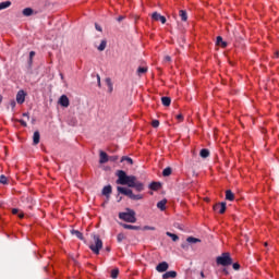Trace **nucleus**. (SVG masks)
<instances>
[{
	"instance_id": "f257e3e1",
	"label": "nucleus",
	"mask_w": 279,
	"mask_h": 279,
	"mask_svg": "<svg viewBox=\"0 0 279 279\" xmlns=\"http://www.w3.org/2000/svg\"><path fill=\"white\" fill-rule=\"evenodd\" d=\"M117 175H118L117 184H122V185L129 186L130 189H135L137 193L145 191V184L137 181L136 177L128 175L123 170H119L117 172Z\"/></svg>"
},
{
	"instance_id": "f03ea898",
	"label": "nucleus",
	"mask_w": 279,
	"mask_h": 279,
	"mask_svg": "<svg viewBox=\"0 0 279 279\" xmlns=\"http://www.w3.org/2000/svg\"><path fill=\"white\" fill-rule=\"evenodd\" d=\"M118 193H121V195H126V197H130V199H133L134 202H138L143 199V194H134V192L131 189L126 187H117Z\"/></svg>"
},
{
	"instance_id": "7ed1b4c3",
	"label": "nucleus",
	"mask_w": 279,
	"mask_h": 279,
	"mask_svg": "<svg viewBox=\"0 0 279 279\" xmlns=\"http://www.w3.org/2000/svg\"><path fill=\"white\" fill-rule=\"evenodd\" d=\"M126 213H120L119 219L126 221L128 223H136V211L133 209H126Z\"/></svg>"
},
{
	"instance_id": "20e7f679",
	"label": "nucleus",
	"mask_w": 279,
	"mask_h": 279,
	"mask_svg": "<svg viewBox=\"0 0 279 279\" xmlns=\"http://www.w3.org/2000/svg\"><path fill=\"white\" fill-rule=\"evenodd\" d=\"M216 263L222 265V267H228L232 265V257H230V253H222L221 256L217 257Z\"/></svg>"
},
{
	"instance_id": "39448f33",
	"label": "nucleus",
	"mask_w": 279,
	"mask_h": 279,
	"mask_svg": "<svg viewBox=\"0 0 279 279\" xmlns=\"http://www.w3.org/2000/svg\"><path fill=\"white\" fill-rule=\"evenodd\" d=\"M101 247H104V242L101 241V239H99V236L95 235L94 243L89 245V248L92 250V252H94V254H99Z\"/></svg>"
},
{
	"instance_id": "423d86ee",
	"label": "nucleus",
	"mask_w": 279,
	"mask_h": 279,
	"mask_svg": "<svg viewBox=\"0 0 279 279\" xmlns=\"http://www.w3.org/2000/svg\"><path fill=\"white\" fill-rule=\"evenodd\" d=\"M27 97V93L25 90L21 89L16 94V102L21 106L25 104V98Z\"/></svg>"
},
{
	"instance_id": "0eeeda50",
	"label": "nucleus",
	"mask_w": 279,
	"mask_h": 279,
	"mask_svg": "<svg viewBox=\"0 0 279 279\" xmlns=\"http://www.w3.org/2000/svg\"><path fill=\"white\" fill-rule=\"evenodd\" d=\"M151 19H153V21H160V23H162V25H165V23H167V17H165L163 15H160L158 12L153 13Z\"/></svg>"
},
{
	"instance_id": "6e6552de",
	"label": "nucleus",
	"mask_w": 279,
	"mask_h": 279,
	"mask_svg": "<svg viewBox=\"0 0 279 279\" xmlns=\"http://www.w3.org/2000/svg\"><path fill=\"white\" fill-rule=\"evenodd\" d=\"M157 271H159V274H163V271H167V269H169V264L167 262H162L159 263L156 266Z\"/></svg>"
},
{
	"instance_id": "1a4fd4ad",
	"label": "nucleus",
	"mask_w": 279,
	"mask_h": 279,
	"mask_svg": "<svg viewBox=\"0 0 279 279\" xmlns=\"http://www.w3.org/2000/svg\"><path fill=\"white\" fill-rule=\"evenodd\" d=\"M59 104L60 106H62L63 108H69L70 106V101H69V97L66 95H62L59 99Z\"/></svg>"
},
{
	"instance_id": "9d476101",
	"label": "nucleus",
	"mask_w": 279,
	"mask_h": 279,
	"mask_svg": "<svg viewBox=\"0 0 279 279\" xmlns=\"http://www.w3.org/2000/svg\"><path fill=\"white\" fill-rule=\"evenodd\" d=\"M99 158H100L99 159L100 165H106V162H108L109 156L108 154H106V151L100 150Z\"/></svg>"
},
{
	"instance_id": "9b49d317",
	"label": "nucleus",
	"mask_w": 279,
	"mask_h": 279,
	"mask_svg": "<svg viewBox=\"0 0 279 279\" xmlns=\"http://www.w3.org/2000/svg\"><path fill=\"white\" fill-rule=\"evenodd\" d=\"M214 210H218L220 215H223V213H226V203L216 204Z\"/></svg>"
},
{
	"instance_id": "f8f14e48",
	"label": "nucleus",
	"mask_w": 279,
	"mask_h": 279,
	"mask_svg": "<svg viewBox=\"0 0 279 279\" xmlns=\"http://www.w3.org/2000/svg\"><path fill=\"white\" fill-rule=\"evenodd\" d=\"M111 193H112V185H106L102 189V195H105V197H110Z\"/></svg>"
},
{
	"instance_id": "ddd939ff",
	"label": "nucleus",
	"mask_w": 279,
	"mask_h": 279,
	"mask_svg": "<svg viewBox=\"0 0 279 279\" xmlns=\"http://www.w3.org/2000/svg\"><path fill=\"white\" fill-rule=\"evenodd\" d=\"M178 276V272H175V270H170V271H167L162 275V278L163 279H169V278H177Z\"/></svg>"
},
{
	"instance_id": "4468645a",
	"label": "nucleus",
	"mask_w": 279,
	"mask_h": 279,
	"mask_svg": "<svg viewBox=\"0 0 279 279\" xmlns=\"http://www.w3.org/2000/svg\"><path fill=\"white\" fill-rule=\"evenodd\" d=\"M160 182H151L148 186V189H150V191H160Z\"/></svg>"
},
{
	"instance_id": "2eb2a0df",
	"label": "nucleus",
	"mask_w": 279,
	"mask_h": 279,
	"mask_svg": "<svg viewBox=\"0 0 279 279\" xmlns=\"http://www.w3.org/2000/svg\"><path fill=\"white\" fill-rule=\"evenodd\" d=\"M105 82H106V84H107V86H108V93H112V90H114V87H113V85H112V80H111L110 77H107V78L105 80Z\"/></svg>"
},
{
	"instance_id": "dca6fc26",
	"label": "nucleus",
	"mask_w": 279,
	"mask_h": 279,
	"mask_svg": "<svg viewBox=\"0 0 279 279\" xmlns=\"http://www.w3.org/2000/svg\"><path fill=\"white\" fill-rule=\"evenodd\" d=\"M33 143L34 145H38L40 143V132L36 131L33 135Z\"/></svg>"
},
{
	"instance_id": "f3484780",
	"label": "nucleus",
	"mask_w": 279,
	"mask_h": 279,
	"mask_svg": "<svg viewBox=\"0 0 279 279\" xmlns=\"http://www.w3.org/2000/svg\"><path fill=\"white\" fill-rule=\"evenodd\" d=\"M226 199L228 202H234V193H232L230 190L226 191Z\"/></svg>"
},
{
	"instance_id": "a211bd4d",
	"label": "nucleus",
	"mask_w": 279,
	"mask_h": 279,
	"mask_svg": "<svg viewBox=\"0 0 279 279\" xmlns=\"http://www.w3.org/2000/svg\"><path fill=\"white\" fill-rule=\"evenodd\" d=\"M157 208H159V210H166L167 208V199H162L160 202L157 203Z\"/></svg>"
},
{
	"instance_id": "6ab92c4d",
	"label": "nucleus",
	"mask_w": 279,
	"mask_h": 279,
	"mask_svg": "<svg viewBox=\"0 0 279 279\" xmlns=\"http://www.w3.org/2000/svg\"><path fill=\"white\" fill-rule=\"evenodd\" d=\"M23 16H32L34 14V10L32 8H26L22 11Z\"/></svg>"
},
{
	"instance_id": "aec40b11",
	"label": "nucleus",
	"mask_w": 279,
	"mask_h": 279,
	"mask_svg": "<svg viewBox=\"0 0 279 279\" xmlns=\"http://www.w3.org/2000/svg\"><path fill=\"white\" fill-rule=\"evenodd\" d=\"M121 226H122V228H124V230H140V227H137V226H132V225H126V223H122Z\"/></svg>"
},
{
	"instance_id": "412c9836",
	"label": "nucleus",
	"mask_w": 279,
	"mask_h": 279,
	"mask_svg": "<svg viewBox=\"0 0 279 279\" xmlns=\"http://www.w3.org/2000/svg\"><path fill=\"white\" fill-rule=\"evenodd\" d=\"M10 5H12L11 1H4L0 3V10H8V8H10Z\"/></svg>"
},
{
	"instance_id": "4be33fe9",
	"label": "nucleus",
	"mask_w": 279,
	"mask_h": 279,
	"mask_svg": "<svg viewBox=\"0 0 279 279\" xmlns=\"http://www.w3.org/2000/svg\"><path fill=\"white\" fill-rule=\"evenodd\" d=\"M179 15L181 17V21H189V15L186 14V11L180 10Z\"/></svg>"
},
{
	"instance_id": "5701e85b",
	"label": "nucleus",
	"mask_w": 279,
	"mask_h": 279,
	"mask_svg": "<svg viewBox=\"0 0 279 279\" xmlns=\"http://www.w3.org/2000/svg\"><path fill=\"white\" fill-rule=\"evenodd\" d=\"M201 158H208L210 156V151L206 148H203L199 153Z\"/></svg>"
},
{
	"instance_id": "b1692460",
	"label": "nucleus",
	"mask_w": 279,
	"mask_h": 279,
	"mask_svg": "<svg viewBox=\"0 0 279 279\" xmlns=\"http://www.w3.org/2000/svg\"><path fill=\"white\" fill-rule=\"evenodd\" d=\"M186 242H187V243H193V244H195V243H202V240H199V239H197V238H194V236H189V238L186 239Z\"/></svg>"
},
{
	"instance_id": "393cba45",
	"label": "nucleus",
	"mask_w": 279,
	"mask_h": 279,
	"mask_svg": "<svg viewBox=\"0 0 279 279\" xmlns=\"http://www.w3.org/2000/svg\"><path fill=\"white\" fill-rule=\"evenodd\" d=\"M162 106H171V98L169 97H162L161 98Z\"/></svg>"
},
{
	"instance_id": "a878e982",
	"label": "nucleus",
	"mask_w": 279,
	"mask_h": 279,
	"mask_svg": "<svg viewBox=\"0 0 279 279\" xmlns=\"http://www.w3.org/2000/svg\"><path fill=\"white\" fill-rule=\"evenodd\" d=\"M167 236H170V239H172V241H180V236H178L175 233H171V232H166Z\"/></svg>"
},
{
	"instance_id": "bb28decb",
	"label": "nucleus",
	"mask_w": 279,
	"mask_h": 279,
	"mask_svg": "<svg viewBox=\"0 0 279 279\" xmlns=\"http://www.w3.org/2000/svg\"><path fill=\"white\" fill-rule=\"evenodd\" d=\"M144 73H147V66H140L137 69V75H144Z\"/></svg>"
},
{
	"instance_id": "cd10ccee",
	"label": "nucleus",
	"mask_w": 279,
	"mask_h": 279,
	"mask_svg": "<svg viewBox=\"0 0 279 279\" xmlns=\"http://www.w3.org/2000/svg\"><path fill=\"white\" fill-rule=\"evenodd\" d=\"M106 45H108V43L106 40H102L98 46V51H104L106 49Z\"/></svg>"
},
{
	"instance_id": "c85d7f7f",
	"label": "nucleus",
	"mask_w": 279,
	"mask_h": 279,
	"mask_svg": "<svg viewBox=\"0 0 279 279\" xmlns=\"http://www.w3.org/2000/svg\"><path fill=\"white\" fill-rule=\"evenodd\" d=\"M119 277V269L114 268L111 270V278L117 279Z\"/></svg>"
},
{
	"instance_id": "c756f323",
	"label": "nucleus",
	"mask_w": 279,
	"mask_h": 279,
	"mask_svg": "<svg viewBox=\"0 0 279 279\" xmlns=\"http://www.w3.org/2000/svg\"><path fill=\"white\" fill-rule=\"evenodd\" d=\"M129 162V165H134V161L130 157H122L121 162Z\"/></svg>"
},
{
	"instance_id": "7c9ffc66",
	"label": "nucleus",
	"mask_w": 279,
	"mask_h": 279,
	"mask_svg": "<svg viewBox=\"0 0 279 279\" xmlns=\"http://www.w3.org/2000/svg\"><path fill=\"white\" fill-rule=\"evenodd\" d=\"M170 174H171V168H166V169H163L162 175H163L165 178L169 177Z\"/></svg>"
},
{
	"instance_id": "2f4dec72",
	"label": "nucleus",
	"mask_w": 279,
	"mask_h": 279,
	"mask_svg": "<svg viewBox=\"0 0 279 279\" xmlns=\"http://www.w3.org/2000/svg\"><path fill=\"white\" fill-rule=\"evenodd\" d=\"M117 160H119V156H109L108 162H117Z\"/></svg>"
},
{
	"instance_id": "473e14b6",
	"label": "nucleus",
	"mask_w": 279,
	"mask_h": 279,
	"mask_svg": "<svg viewBox=\"0 0 279 279\" xmlns=\"http://www.w3.org/2000/svg\"><path fill=\"white\" fill-rule=\"evenodd\" d=\"M73 234H75V236H77V239H80L81 241L84 239V234H82V232L80 231H73Z\"/></svg>"
},
{
	"instance_id": "72a5a7b5",
	"label": "nucleus",
	"mask_w": 279,
	"mask_h": 279,
	"mask_svg": "<svg viewBox=\"0 0 279 279\" xmlns=\"http://www.w3.org/2000/svg\"><path fill=\"white\" fill-rule=\"evenodd\" d=\"M0 184H8V178L3 174L0 177Z\"/></svg>"
},
{
	"instance_id": "f704fd0d",
	"label": "nucleus",
	"mask_w": 279,
	"mask_h": 279,
	"mask_svg": "<svg viewBox=\"0 0 279 279\" xmlns=\"http://www.w3.org/2000/svg\"><path fill=\"white\" fill-rule=\"evenodd\" d=\"M151 125H153L154 128H158V126L160 125V121H158V120H153Z\"/></svg>"
},
{
	"instance_id": "c9c22d12",
	"label": "nucleus",
	"mask_w": 279,
	"mask_h": 279,
	"mask_svg": "<svg viewBox=\"0 0 279 279\" xmlns=\"http://www.w3.org/2000/svg\"><path fill=\"white\" fill-rule=\"evenodd\" d=\"M123 239H125V235L123 233H119L118 234V242L121 243V241H123Z\"/></svg>"
},
{
	"instance_id": "e433bc0d",
	"label": "nucleus",
	"mask_w": 279,
	"mask_h": 279,
	"mask_svg": "<svg viewBox=\"0 0 279 279\" xmlns=\"http://www.w3.org/2000/svg\"><path fill=\"white\" fill-rule=\"evenodd\" d=\"M175 119H177L179 122H182V121H184V116H182V113H180V114H178V116L175 117Z\"/></svg>"
},
{
	"instance_id": "4c0bfd02",
	"label": "nucleus",
	"mask_w": 279,
	"mask_h": 279,
	"mask_svg": "<svg viewBox=\"0 0 279 279\" xmlns=\"http://www.w3.org/2000/svg\"><path fill=\"white\" fill-rule=\"evenodd\" d=\"M34 56H36V52L35 51H31L29 52V62H33Z\"/></svg>"
},
{
	"instance_id": "58836bf2",
	"label": "nucleus",
	"mask_w": 279,
	"mask_h": 279,
	"mask_svg": "<svg viewBox=\"0 0 279 279\" xmlns=\"http://www.w3.org/2000/svg\"><path fill=\"white\" fill-rule=\"evenodd\" d=\"M10 106H11L12 109H15L16 108V100H11Z\"/></svg>"
},
{
	"instance_id": "ea45409f",
	"label": "nucleus",
	"mask_w": 279,
	"mask_h": 279,
	"mask_svg": "<svg viewBox=\"0 0 279 279\" xmlns=\"http://www.w3.org/2000/svg\"><path fill=\"white\" fill-rule=\"evenodd\" d=\"M223 43V38L221 36L217 37V45H221Z\"/></svg>"
},
{
	"instance_id": "a19ab883",
	"label": "nucleus",
	"mask_w": 279,
	"mask_h": 279,
	"mask_svg": "<svg viewBox=\"0 0 279 279\" xmlns=\"http://www.w3.org/2000/svg\"><path fill=\"white\" fill-rule=\"evenodd\" d=\"M233 269L239 270L241 269V265L239 263L233 264Z\"/></svg>"
},
{
	"instance_id": "79ce46f5",
	"label": "nucleus",
	"mask_w": 279,
	"mask_h": 279,
	"mask_svg": "<svg viewBox=\"0 0 279 279\" xmlns=\"http://www.w3.org/2000/svg\"><path fill=\"white\" fill-rule=\"evenodd\" d=\"M95 28L97 29V32H104V29L101 28V26L99 24H95Z\"/></svg>"
},
{
	"instance_id": "37998d69",
	"label": "nucleus",
	"mask_w": 279,
	"mask_h": 279,
	"mask_svg": "<svg viewBox=\"0 0 279 279\" xmlns=\"http://www.w3.org/2000/svg\"><path fill=\"white\" fill-rule=\"evenodd\" d=\"M124 20H125V16L120 15V16L117 19V22H118V23H121V21H124Z\"/></svg>"
},
{
	"instance_id": "c03bdc74",
	"label": "nucleus",
	"mask_w": 279,
	"mask_h": 279,
	"mask_svg": "<svg viewBox=\"0 0 279 279\" xmlns=\"http://www.w3.org/2000/svg\"><path fill=\"white\" fill-rule=\"evenodd\" d=\"M163 62H171V58L169 56H166Z\"/></svg>"
},
{
	"instance_id": "a18cd8bd",
	"label": "nucleus",
	"mask_w": 279,
	"mask_h": 279,
	"mask_svg": "<svg viewBox=\"0 0 279 279\" xmlns=\"http://www.w3.org/2000/svg\"><path fill=\"white\" fill-rule=\"evenodd\" d=\"M144 230H156V228L155 227L146 226V227H144Z\"/></svg>"
},
{
	"instance_id": "49530a36",
	"label": "nucleus",
	"mask_w": 279,
	"mask_h": 279,
	"mask_svg": "<svg viewBox=\"0 0 279 279\" xmlns=\"http://www.w3.org/2000/svg\"><path fill=\"white\" fill-rule=\"evenodd\" d=\"M20 123H21V125H23L24 128H27V122H25V121H20Z\"/></svg>"
},
{
	"instance_id": "de8ad7c7",
	"label": "nucleus",
	"mask_w": 279,
	"mask_h": 279,
	"mask_svg": "<svg viewBox=\"0 0 279 279\" xmlns=\"http://www.w3.org/2000/svg\"><path fill=\"white\" fill-rule=\"evenodd\" d=\"M12 213H13V215H17L19 214V209L14 208V209H12Z\"/></svg>"
},
{
	"instance_id": "09e8293b",
	"label": "nucleus",
	"mask_w": 279,
	"mask_h": 279,
	"mask_svg": "<svg viewBox=\"0 0 279 279\" xmlns=\"http://www.w3.org/2000/svg\"><path fill=\"white\" fill-rule=\"evenodd\" d=\"M222 47H228V44L226 41L221 43Z\"/></svg>"
},
{
	"instance_id": "8fccbe9b",
	"label": "nucleus",
	"mask_w": 279,
	"mask_h": 279,
	"mask_svg": "<svg viewBox=\"0 0 279 279\" xmlns=\"http://www.w3.org/2000/svg\"><path fill=\"white\" fill-rule=\"evenodd\" d=\"M97 82H101V76L97 75Z\"/></svg>"
},
{
	"instance_id": "3c124183",
	"label": "nucleus",
	"mask_w": 279,
	"mask_h": 279,
	"mask_svg": "<svg viewBox=\"0 0 279 279\" xmlns=\"http://www.w3.org/2000/svg\"><path fill=\"white\" fill-rule=\"evenodd\" d=\"M98 86H99V88H101V81L98 82Z\"/></svg>"
},
{
	"instance_id": "603ef678",
	"label": "nucleus",
	"mask_w": 279,
	"mask_h": 279,
	"mask_svg": "<svg viewBox=\"0 0 279 279\" xmlns=\"http://www.w3.org/2000/svg\"><path fill=\"white\" fill-rule=\"evenodd\" d=\"M1 101H3V96L0 95V104H1Z\"/></svg>"
},
{
	"instance_id": "864d4df0",
	"label": "nucleus",
	"mask_w": 279,
	"mask_h": 279,
	"mask_svg": "<svg viewBox=\"0 0 279 279\" xmlns=\"http://www.w3.org/2000/svg\"><path fill=\"white\" fill-rule=\"evenodd\" d=\"M201 276H202L203 278H205L204 271L201 272Z\"/></svg>"
},
{
	"instance_id": "5fc2aeb1",
	"label": "nucleus",
	"mask_w": 279,
	"mask_h": 279,
	"mask_svg": "<svg viewBox=\"0 0 279 279\" xmlns=\"http://www.w3.org/2000/svg\"><path fill=\"white\" fill-rule=\"evenodd\" d=\"M278 57H279V54H278V52H276V53H275V58H278Z\"/></svg>"
},
{
	"instance_id": "6e6d98bb",
	"label": "nucleus",
	"mask_w": 279,
	"mask_h": 279,
	"mask_svg": "<svg viewBox=\"0 0 279 279\" xmlns=\"http://www.w3.org/2000/svg\"><path fill=\"white\" fill-rule=\"evenodd\" d=\"M20 219H23V214H22V215H20Z\"/></svg>"
},
{
	"instance_id": "4d7b16f0",
	"label": "nucleus",
	"mask_w": 279,
	"mask_h": 279,
	"mask_svg": "<svg viewBox=\"0 0 279 279\" xmlns=\"http://www.w3.org/2000/svg\"><path fill=\"white\" fill-rule=\"evenodd\" d=\"M23 117H27V113H24Z\"/></svg>"
}]
</instances>
